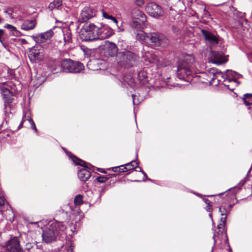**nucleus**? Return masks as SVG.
<instances>
[{
  "instance_id": "obj_1",
  "label": "nucleus",
  "mask_w": 252,
  "mask_h": 252,
  "mask_svg": "<svg viewBox=\"0 0 252 252\" xmlns=\"http://www.w3.org/2000/svg\"><path fill=\"white\" fill-rule=\"evenodd\" d=\"M194 58L191 55H186L182 60L179 62L177 70V76L180 80L190 82L194 69Z\"/></svg>"
},
{
  "instance_id": "obj_2",
  "label": "nucleus",
  "mask_w": 252,
  "mask_h": 252,
  "mask_svg": "<svg viewBox=\"0 0 252 252\" xmlns=\"http://www.w3.org/2000/svg\"><path fill=\"white\" fill-rule=\"evenodd\" d=\"M136 38L137 40L152 47H165L168 44V39L162 34L158 32L146 33L143 31H136Z\"/></svg>"
},
{
  "instance_id": "obj_3",
  "label": "nucleus",
  "mask_w": 252,
  "mask_h": 252,
  "mask_svg": "<svg viewBox=\"0 0 252 252\" xmlns=\"http://www.w3.org/2000/svg\"><path fill=\"white\" fill-rule=\"evenodd\" d=\"M132 22L131 26L136 29H143L145 27L147 17L145 14L140 10L134 8L131 13Z\"/></svg>"
},
{
  "instance_id": "obj_4",
  "label": "nucleus",
  "mask_w": 252,
  "mask_h": 252,
  "mask_svg": "<svg viewBox=\"0 0 252 252\" xmlns=\"http://www.w3.org/2000/svg\"><path fill=\"white\" fill-rule=\"evenodd\" d=\"M68 156L76 165H81L84 167L79 170L78 172V176L82 181H87L91 177V172L87 169L88 168V163L79 158H77L71 154H68Z\"/></svg>"
},
{
  "instance_id": "obj_5",
  "label": "nucleus",
  "mask_w": 252,
  "mask_h": 252,
  "mask_svg": "<svg viewBox=\"0 0 252 252\" xmlns=\"http://www.w3.org/2000/svg\"><path fill=\"white\" fill-rule=\"evenodd\" d=\"M96 26L91 24L81 30L80 38L83 41L96 40Z\"/></svg>"
},
{
  "instance_id": "obj_6",
  "label": "nucleus",
  "mask_w": 252,
  "mask_h": 252,
  "mask_svg": "<svg viewBox=\"0 0 252 252\" xmlns=\"http://www.w3.org/2000/svg\"><path fill=\"white\" fill-rule=\"evenodd\" d=\"M62 67L65 72L78 73L84 69V65L79 62H74L71 60H64L62 62Z\"/></svg>"
},
{
  "instance_id": "obj_7",
  "label": "nucleus",
  "mask_w": 252,
  "mask_h": 252,
  "mask_svg": "<svg viewBox=\"0 0 252 252\" xmlns=\"http://www.w3.org/2000/svg\"><path fill=\"white\" fill-rule=\"evenodd\" d=\"M145 10L150 16L157 19L163 16L164 14L162 8L154 2L147 3L145 7Z\"/></svg>"
},
{
  "instance_id": "obj_8",
  "label": "nucleus",
  "mask_w": 252,
  "mask_h": 252,
  "mask_svg": "<svg viewBox=\"0 0 252 252\" xmlns=\"http://www.w3.org/2000/svg\"><path fill=\"white\" fill-rule=\"evenodd\" d=\"M209 73L213 75L211 80V83L215 80H217L218 84L223 83L224 85L227 87L228 89L233 90V88H231L229 87V85L227 83L228 82L229 77L227 76L226 74H224L222 72L218 71L215 68H212L209 71Z\"/></svg>"
},
{
  "instance_id": "obj_9",
  "label": "nucleus",
  "mask_w": 252,
  "mask_h": 252,
  "mask_svg": "<svg viewBox=\"0 0 252 252\" xmlns=\"http://www.w3.org/2000/svg\"><path fill=\"white\" fill-rule=\"evenodd\" d=\"M45 56L44 50L40 45L34 46L30 52L29 57L31 61L39 62L42 61Z\"/></svg>"
},
{
  "instance_id": "obj_10",
  "label": "nucleus",
  "mask_w": 252,
  "mask_h": 252,
  "mask_svg": "<svg viewBox=\"0 0 252 252\" xmlns=\"http://www.w3.org/2000/svg\"><path fill=\"white\" fill-rule=\"evenodd\" d=\"M97 40H103L109 38L114 34L113 30L108 26L102 25L101 27H96Z\"/></svg>"
},
{
  "instance_id": "obj_11",
  "label": "nucleus",
  "mask_w": 252,
  "mask_h": 252,
  "mask_svg": "<svg viewBox=\"0 0 252 252\" xmlns=\"http://www.w3.org/2000/svg\"><path fill=\"white\" fill-rule=\"evenodd\" d=\"M119 55L123 61L128 66H132L137 63V57L136 55L130 51H125L120 53Z\"/></svg>"
},
{
  "instance_id": "obj_12",
  "label": "nucleus",
  "mask_w": 252,
  "mask_h": 252,
  "mask_svg": "<svg viewBox=\"0 0 252 252\" xmlns=\"http://www.w3.org/2000/svg\"><path fill=\"white\" fill-rule=\"evenodd\" d=\"M51 229L57 234V235H62L64 233L66 227L63 222L53 220L50 222L49 225Z\"/></svg>"
},
{
  "instance_id": "obj_13",
  "label": "nucleus",
  "mask_w": 252,
  "mask_h": 252,
  "mask_svg": "<svg viewBox=\"0 0 252 252\" xmlns=\"http://www.w3.org/2000/svg\"><path fill=\"white\" fill-rule=\"evenodd\" d=\"M6 248L10 252H24L17 238L10 240L7 244Z\"/></svg>"
},
{
  "instance_id": "obj_14",
  "label": "nucleus",
  "mask_w": 252,
  "mask_h": 252,
  "mask_svg": "<svg viewBox=\"0 0 252 252\" xmlns=\"http://www.w3.org/2000/svg\"><path fill=\"white\" fill-rule=\"evenodd\" d=\"M57 236V234L51 229L49 226L43 231L42 239L46 243H49L55 240Z\"/></svg>"
},
{
  "instance_id": "obj_15",
  "label": "nucleus",
  "mask_w": 252,
  "mask_h": 252,
  "mask_svg": "<svg viewBox=\"0 0 252 252\" xmlns=\"http://www.w3.org/2000/svg\"><path fill=\"white\" fill-rule=\"evenodd\" d=\"M54 32L52 30L41 33L38 35H33L32 38L38 43L45 42L47 40L50 39L53 36Z\"/></svg>"
},
{
  "instance_id": "obj_16",
  "label": "nucleus",
  "mask_w": 252,
  "mask_h": 252,
  "mask_svg": "<svg viewBox=\"0 0 252 252\" xmlns=\"http://www.w3.org/2000/svg\"><path fill=\"white\" fill-rule=\"evenodd\" d=\"M95 15V12L90 7H86L82 10L79 21L81 23L85 22L93 17Z\"/></svg>"
},
{
  "instance_id": "obj_17",
  "label": "nucleus",
  "mask_w": 252,
  "mask_h": 252,
  "mask_svg": "<svg viewBox=\"0 0 252 252\" xmlns=\"http://www.w3.org/2000/svg\"><path fill=\"white\" fill-rule=\"evenodd\" d=\"M201 32L205 40L210 45H215L218 44L219 40L215 35L205 30H202Z\"/></svg>"
},
{
  "instance_id": "obj_18",
  "label": "nucleus",
  "mask_w": 252,
  "mask_h": 252,
  "mask_svg": "<svg viewBox=\"0 0 252 252\" xmlns=\"http://www.w3.org/2000/svg\"><path fill=\"white\" fill-rule=\"evenodd\" d=\"M210 57L212 62L217 64H220L226 62L222 52L211 51Z\"/></svg>"
},
{
  "instance_id": "obj_19",
  "label": "nucleus",
  "mask_w": 252,
  "mask_h": 252,
  "mask_svg": "<svg viewBox=\"0 0 252 252\" xmlns=\"http://www.w3.org/2000/svg\"><path fill=\"white\" fill-rule=\"evenodd\" d=\"M226 75L229 77L228 82L234 83L235 86H238L239 84V82L237 81V79L240 78L242 75L237 72L233 71L232 70H227Z\"/></svg>"
},
{
  "instance_id": "obj_20",
  "label": "nucleus",
  "mask_w": 252,
  "mask_h": 252,
  "mask_svg": "<svg viewBox=\"0 0 252 252\" xmlns=\"http://www.w3.org/2000/svg\"><path fill=\"white\" fill-rule=\"evenodd\" d=\"M1 94L3 96V99L6 103H9L12 102V95L10 91L6 88L4 85L0 87Z\"/></svg>"
},
{
  "instance_id": "obj_21",
  "label": "nucleus",
  "mask_w": 252,
  "mask_h": 252,
  "mask_svg": "<svg viewBox=\"0 0 252 252\" xmlns=\"http://www.w3.org/2000/svg\"><path fill=\"white\" fill-rule=\"evenodd\" d=\"M106 50L110 56L113 57L117 54L118 48L115 44L108 42L106 43Z\"/></svg>"
},
{
  "instance_id": "obj_22",
  "label": "nucleus",
  "mask_w": 252,
  "mask_h": 252,
  "mask_svg": "<svg viewBox=\"0 0 252 252\" xmlns=\"http://www.w3.org/2000/svg\"><path fill=\"white\" fill-rule=\"evenodd\" d=\"M36 25L35 20H27L24 21L21 26V29L25 31L32 30Z\"/></svg>"
},
{
  "instance_id": "obj_23",
  "label": "nucleus",
  "mask_w": 252,
  "mask_h": 252,
  "mask_svg": "<svg viewBox=\"0 0 252 252\" xmlns=\"http://www.w3.org/2000/svg\"><path fill=\"white\" fill-rule=\"evenodd\" d=\"M26 121H28V122L30 124L31 126V128L32 129L34 130L35 131H37V128H36V126H35V125L33 120L29 116H28L26 117V115H25L23 117L22 121H21V123L20 124V125H19V126H18V128L19 129L22 127V126H23V124L24 122H25Z\"/></svg>"
},
{
  "instance_id": "obj_24",
  "label": "nucleus",
  "mask_w": 252,
  "mask_h": 252,
  "mask_svg": "<svg viewBox=\"0 0 252 252\" xmlns=\"http://www.w3.org/2000/svg\"><path fill=\"white\" fill-rule=\"evenodd\" d=\"M219 211L221 213V218H220V222L218 225V229H220L224 226L227 218V215L226 214V211L225 208H223V210H222L221 207H219Z\"/></svg>"
},
{
  "instance_id": "obj_25",
  "label": "nucleus",
  "mask_w": 252,
  "mask_h": 252,
  "mask_svg": "<svg viewBox=\"0 0 252 252\" xmlns=\"http://www.w3.org/2000/svg\"><path fill=\"white\" fill-rule=\"evenodd\" d=\"M137 77L141 84H145L148 82L147 73L144 70H142L138 73Z\"/></svg>"
},
{
  "instance_id": "obj_26",
  "label": "nucleus",
  "mask_w": 252,
  "mask_h": 252,
  "mask_svg": "<svg viewBox=\"0 0 252 252\" xmlns=\"http://www.w3.org/2000/svg\"><path fill=\"white\" fill-rule=\"evenodd\" d=\"M63 32L64 43H70L72 41L71 31L69 29H66L63 31Z\"/></svg>"
},
{
  "instance_id": "obj_27",
  "label": "nucleus",
  "mask_w": 252,
  "mask_h": 252,
  "mask_svg": "<svg viewBox=\"0 0 252 252\" xmlns=\"http://www.w3.org/2000/svg\"><path fill=\"white\" fill-rule=\"evenodd\" d=\"M102 15L104 18L107 19H110L112 21H113V22L115 24H116L117 25V26H118V29L119 32H121V31H124L123 29H121L118 26V21L114 17L112 16V15H110L108 14L106 12H105L104 11H102Z\"/></svg>"
},
{
  "instance_id": "obj_28",
  "label": "nucleus",
  "mask_w": 252,
  "mask_h": 252,
  "mask_svg": "<svg viewBox=\"0 0 252 252\" xmlns=\"http://www.w3.org/2000/svg\"><path fill=\"white\" fill-rule=\"evenodd\" d=\"M62 0H56L49 4L48 8L51 10H53L55 9H58L60 6H61L62 5Z\"/></svg>"
},
{
  "instance_id": "obj_29",
  "label": "nucleus",
  "mask_w": 252,
  "mask_h": 252,
  "mask_svg": "<svg viewBox=\"0 0 252 252\" xmlns=\"http://www.w3.org/2000/svg\"><path fill=\"white\" fill-rule=\"evenodd\" d=\"M243 99L246 105H252V94H244Z\"/></svg>"
},
{
  "instance_id": "obj_30",
  "label": "nucleus",
  "mask_w": 252,
  "mask_h": 252,
  "mask_svg": "<svg viewBox=\"0 0 252 252\" xmlns=\"http://www.w3.org/2000/svg\"><path fill=\"white\" fill-rule=\"evenodd\" d=\"M126 168H127L128 171L133 170L138 166V162L134 161H131V162L126 164Z\"/></svg>"
},
{
  "instance_id": "obj_31",
  "label": "nucleus",
  "mask_w": 252,
  "mask_h": 252,
  "mask_svg": "<svg viewBox=\"0 0 252 252\" xmlns=\"http://www.w3.org/2000/svg\"><path fill=\"white\" fill-rule=\"evenodd\" d=\"M74 204L76 205H80L83 203V196L80 195H77L74 199Z\"/></svg>"
},
{
  "instance_id": "obj_32",
  "label": "nucleus",
  "mask_w": 252,
  "mask_h": 252,
  "mask_svg": "<svg viewBox=\"0 0 252 252\" xmlns=\"http://www.w3.org/2000/svg\"><path fill=\"white\" fill-rule=\"evenodd\" d=\"M152 59L149 60V63H156L157 65L160 64V61L158 57L155 55H151Z\"/></svg>"
},
{
  "instance_id": "obj_33",
  "label": "nucleus",
  "mask_w": 252,
  "mask_h": 252,
  "mask_svg": "<svg viewBox=\"0 0 252 252\" xmlns=\"http://www.w3.org/2000/svg\"><path fill=\"white\" fill-rule=\"evenodd\" d=\"M5 199L4 197V193L2 191H0V206L4 205Z\"/></svg>"
},
{
  "instance_id": "obj_34",
  "label": "nucleus",
  "mask_w": 252,
  "mask_h": 252,
  "mask_svg": "<svg viewBox=\"0 0 252 252\" xmlns=\"http://www.w3.org/2000/svg\"><path fill=\"white\" fill-rule=\"evenodd\" d=\"M66 245L68 246V248L66 252H73L74 246H73L72 243L71 241H68L66 243Z\"/></svg>"
},
{
  "instance_id": "obj_35",
  "label": "nucleus",
  "mask_w": 252,
  "mask_h": 252,
  "mask_svg": "<svg viewBox=\"0 0 252 252\" xmlns=\"http://www.w3.org/2000/svg\"><path fill=\"white\" fill-rule=\"evenodd\" d=\"M134 3L138 6L141 7L144 4V0H134Z\"/></svg>"
},
{
  "instance_id": "obj_36",
  "label": "nucleus",
  "mask_w": 252,
  "mask_h": 252,
  "mask_svg": "<svg viewBox=\"0 0 252 252\" xmlns=\"http://www.w3.org/2000/svg\"><path fill=\"white\" fill-rule=\"evenodd\" d=\"M4 28L9 29L10 31L12 32H14L16 31V29L15 27L10 25V24H6L4 26Z\"/></svg>"
},
{
  "instance_id": "obj_37",
  "label": "nucleus",
  "mask_w": 252,
  "mask_h": 252,
  "mask_svg": "<svg viewBox=\"0 0 252 252\" xmlns=\"http://www.w3.org/2000/svg\"><path fill=\"white\" fill-rule=\"evenodd\" d=\"M7 14L10 16V17L12 19L16 18V16L14 14V12L11 10H8L6 11Z\"/></svg>"
},
{
  "instance_id": "obj_38",
  "label": "nucleus",
  "mask_w": 252,
  "mask_h": 252,
  "mask_svg": "<svg viewBox=\"0 0 252 252\" xmlns=\"http://www.w3.org/2000/svg\"><path fill=\"white\" fill-rule=\"evenodd\" d=\"M107 178L105 176H99L97 178V180L99 183H104L106 181Z\"/></svg>"
},
{
  "instance_id": "obj_39",
  "label": "nucleus",
  "mask_w": 252,
  "mask_h": 252,
  "mask_svg": "<svg viewBox=\"0 0 252 252\" xmlns=\"http://www.w3.org/2000/svg\"><path fill=\"white\" fill-rule=\"evenodd\" d=\"M119 167L120 168V172H125L128 171L127 168H126V164L121 165Z\"/></svg>"
},
{
  "instance_id": "obj_40",
  "label": "nucleus",
  "mask_w": 252,
  "mask_h": 252,
  "mask_svg": "<svg viewBox=\"0 0 252 252\" xmlns=\"http://www.w3.org/2000/svg\"><path fill=\"white\" fill-rule=\"evenodd\" d=\"M85 54L89 57L91 55V51L90 50L88 49V48H86V49L83 50Z\"/></svg>"
},
{
  "instance_id": "obj_41",
  "label": "nucleus",
  "mask_w": 252,
  "mask_h": 252,
  "mask_svg": "<svg viewBox=\"0 0 252 252\" xmlns=\"http://www.w3.org/2000/svg\"><path fill=\"white\" fill-rule=\"evenodd\" d=\"M205 209L207 211L209 212L212 211V206L211 205L210 203L207 205L206 207H205Z\"/></svg>"
},
{
  "instance_id": "obj_42",
  "label": "nucleus",
  "mask_w": 252,
  "mask_h": 252,
  "mask_svg": "<svg viewBox=\"0 0 252 252\" xmlns=\"http://www.w3.org/2000/svg\"><path fill=\"white\" fill-rule=\"evenodd\" d=\"M33 246V244L31 243H27L26 244V248L29 250H30Z\"/></svg>"
},
{
  "instance_id": "obj_43",
  "label": "nucleus",
  "mask_w": 252,
  "mask_h": 252,
  "mask_svg": "<svg viewBox=\"0 0 252 252\" xmlns=\"http://www.w3.org/2000/svg\"><path fill=\"white\" fill-rule=\"evenodd\" d=\"M138 169L137 170V171H140V172H141L142 173V174L144 175V176L145 177H147V175L146 174V173L142 170L141 168L140 167H139L138 166L136 167Z\"/></svg>"
},
{
  "instance_id": "obj_44",
  "label": "nucleus",
  "mask_w": 252,
  "mask_h": 252,
  "mask_svg": "<svg viewBox=\"0 0 252 252\" xmlns=\"http://www.w3.org/2000/svg\"><path fill=\"white\" fill-rule=\"evenodd\" d=\"M227 84L229 85V87L231 88H233V90L234 89V87L237 86H235V84L234 83H231L230 82H227Z\"/></svg>"
},
{
  "instance_id": "obj_45",
  "label": "nucleus",
  "mask_w": 252,
  "mask_h": 252,
  "mask_svg": "<svg viewBox=\"0 0 252 252\" xmlns=\"http://www.w3.org/2000/svg\"><path fill=\"white\" fill-rule=\"evenodd\" d=\"M203 201L205 202V203L207 205V204H209V203H210V201L207 198H204L203 199Z\"/></svg>"
},
{
  "instance_id": "obj_46",
  "label": "nucleus",
  "mask_w": 252,
  "mask_h": 252,
  "mask_svg": "<svg viewBox=\"0 0 252 252\" xmlns=\"http://www.w3.org/2000/svg\"><path fill=\"white\" fill-rule=\"evenodd\" d=\"M3 33V30L0 29V41L1 42H2V41L1 40V37Z\"/></svg>"
},
{
  "instance_id": "obj_47",
  "label": "nucleus",
  "mask_w": 252,
  "mask_h": 252,
  "mask_svg": "<svg viewBox=\"0 0 252 252\" xmlns=\"http://www.w3.org/2000/svg\"><path fill=\"white\" fill-rule=\"evenodd\" d=\"M132 98H133V104H134V105H135V100H134V97H135V95L132 94Z\"/></svg>"
},
{
  "instance_id": "obj_48",
  "label": "nucleus",
  "mask_w": 252,
  "mask_h": 252,
  "mask_svg": "<svg viewBox=\"0 0 252 252\" xmlns=\"http://www.w3.org/2000/svg\"><path fill=\"white\" fill-rule=\"evenodd\" d=\"M216 235L214 234V236H213V238H214V242H216Z\"/></svg>"
},
{
  "instance_id": "obj_49",
  "label": "nucleus",
  "mask_w": 252,
  "mask_h": 252,
  "mask_svg": "<svg viewBox=\"0 0 252 252\" xmlns=\"http://www.w3.org/2000/svg\"><path fill=\"white\" fill-rule=\"evenodd\" d=\"M209 217L211 219V220H213V219H212V214L211 213L209 214Z\"/></svg>"
},
{
  "instance_id": "obj_50",
  "label": "nucleus",
  "mask_w": 252,
  "mask_h": 252,
  "mask_svg": "<svg viewBox=\"0 0 252 252\" xmlns=\"http://www.w3.org/2000/svg\"><path fill=\"white\" fill-rule=\"evenodd\" d=\"M2 22V20L0 18V23H1Z\"/></svg>"
},
{
  "instance_id": "obj_51",
  "label": "nucleus",
  "mask_w": 252,
  "mask_h": 252,
  "mask_svg": "<svg viewBox=\"0 0 252 252\" xmlns=\"http://www.w3.org/2000/svg\"><path fill=\"white\" fill-rule=\"evenodd\" d=\"M172 28H173V31H174V32H176V31H174V27H172Z\"/></svg>"
},
{
  "instance_id": "obj_52",
  "label": "nucleus",
  "mask_w": 252,
  "mask_h": 252,
  "mask_svg": "<svg viewBox=\"0 0 252 252\" xmlns=\"http://www.w3.org/2000/svg\"><path fill=\"white\" fill-rule=\"evenodd\" d=\"M90 65V64H89V63L87 64V66L89 67V65Z\"/></svg>"
}]
</instances>
